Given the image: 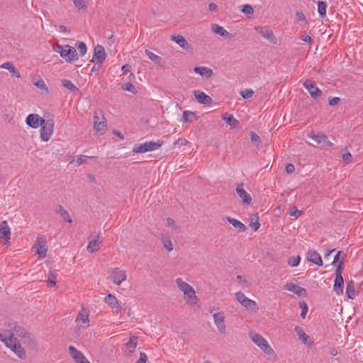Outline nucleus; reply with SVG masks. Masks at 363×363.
Masks as SVG:
<instances>
[{"label":"nucleus","instance_id":"1","mask_svg":"<svg viewBox=\"0 0 363 363\" xmlns=\"http://www.w3.org/2000/svg\"><path fill=\"white\" fill-rule=\"evenodd\" d=\"M9 326L11 328L10 330H11V332L14 333V335H16L17 336L23 338L24 343H26V341H27L30 348H36V341L33 338L32 335L28 333L25 328L20 325H17L15 323L9 324Z\"/></svg>","mask_w":363,"mask_h":363},{"label":"nucleus","instance_id":"2","mask_svg":"<svg viewBox=\"0 0 363 363\" xmlns=\"http://www.w3.org/2000/svg\"><path fill=\"white\" fill-rule=\"evenodd\" d=\"M249 336L252 341L255 343L265 354H274V351L262 335L251 331L249 333Z\"/></svg>","mask_w":363,"mask_h":363},{"label":"nucleus","instance_id":"3","mask_svg":"<svg viewBox=\"0 0 363 363\" xmlns=\"http://www.w3.org/2000/svg\"><path fill=\"white\" fill-rule=\"evenodd\" d=\"M164 144L163 140L149 141L143 144H135L133 147V152L136 153H145L157 150Z\"/></svg>","mask_w":363,"mask_h":363},{"label":"nucleus","instance_id":"4","mask_svg":"<svg viewBox=\"0 0 363 363\" xmlns=\"http://www.w3.org/2000/svg\"><path fill=\"white\" fill-rule=\"evenodd\" d=\"M43 123L40 125V138L43 141H48L52 135L54 130V121L52 119L42 121Z\"/></svg>","mask_w":363,"mask_h":363},{"label":"nucleus","instance_id":"5","mask_svg":"<svg viewBox=\"0 0 363 363\" xmlns=\"http://www.w3.org/2000/svg\"><path fill=\"white\" fill-rule=\"evenodd\" d=\"M342 261H340L335 269V279L333 286V290L337 294H342L343 293L344 279L342 276Z\"/></svg>","mask_w":363,"mask_h":363},{"label":"nucleus","instance_id":"6","mask_svg":"<svg viewBox=\"0 0 363 363\" xmlns=\"http://www.w3.org/2000/svg\"><path fill=\"white\" fill-rule=\"evenodd\" d=\"M108 273L110 274L111 280L118 286L124 281L127 277L125 272L118 267L110 269Z\"/></svg>","mask_w":363,"mask_h":363},{"label":"nucleus","instance_id":"7","mask_svg":"<svg viewBox=\"0 0 363 363\" xmlns=\"http://www.w3.org/2000/svg\"><path fill=\"white\" fill-rule=\"evenodd\" d=\"M308 137L311 138L315 144L314 146L327 147L332 146L333 143L328 140L327 136L323 133L315 134L313 132L308 133Z\"/></svg>","mask_w":363,"mask_h":363},{"label":"nucleus","instance_id":"8","mask_svg":"<svg viewBox=\"0 0 363 363\" xmlns=\"http://www.w3.org/2000/svg\"><path fill=\"white\" fill-rule=\"evenodd\" d=\"M176 283L179 289L182 291L189 298H192L193 297L196 298L195 291L191 285L183 281L180 278L177 279Z\"/></svg>","mask_w":363,"mask_h":363},{"label":"nucleus","instance_id":"9","mask_svg":"<svg viewBox=\"0 0 363 363\" xmlns=\"http://www.w3.org/2000/svg\"><path fill=\"white\" fill-rule=\"evenodd\" d=\"M303 86L313 99H317L322 95V91L316 86L315 82L307 79L304 82Z\"/></svg>","mask_w":363,"mask_h":363},{"label":"nucleus","instance_id":"10","mask_svg":"<svg viewBox=\"0 0 363 363\" xmlns=\"http://www.w3.org/2000/svg\"><path fill=\"white\" fill-rule=\"evenodd\" d=\"M60 56L67 62H72L78 60L77 52L74 47L65 45V50Z\"/></svg>","mask_w":363,"mask_h":363},{"label":"nucleus","instance_id":"11","mask_svg":"<svg viewBox=\"0 0 363 363\" xmlns=\"http://www.w3.org/2000/svg\"><path fill=\"white\" fill-rule=\"evenodd\" d=\"M106 52L104 48L101 45L94 47V55L91 61L96 64H101L106 59Z\"/></svg>","mask_w":363,"mask_h":363},{"label":"nucleus","instance_id":"12","mask_svg":"<svg viewBox=\"0 0 363 363\" xmlns=\"http://www.w3.org/2000/svg\"><path fill=\"white\" fill-rule=\"evenodd\" d=\"M255 29L264 38L267 39L271 43L277 44V40L273 33V31L269 28H264L262 26H257Z\"/></svg>","mask_w":363,"mask_h":363},{"label":"nucleus","instance_id":"13","mask_svg":"<svg viewBox=\"0 0 363 363\" xmlns=\"http://www.w3.org/2000/svg\"><path fill=\"white\" fill-rule=\"evenodd\" d=\"M99 238L100 233H98L97 235H90V237L89 238L90 240L89 241L88 245L86 247V250L89 252L93 253L99 248L100 245L102 243V240H100Z\"/></svg>","mask_w":363,"mask_h":363},{"label":"nucleus","instance_id":"14","mask_svg":"<svg viewBox=\"0 0 363 363\" xmlns=\"http://www.w3.org/2000/svg\"><path fill=\"white\" fill-rule=\"evenodd\" d=\"M42 121H44V118L35 113H30L26 118L27 125L32 128H38L42 124Z\"/></svg>","mask_w":363,"mask_h":363},{"label":"nucleus","instance_id":"15","mask_svg":"<svg viewBox=\"0 0 363 363\" xmlns=\"http://www.w3.org/2000/svg\"><path fill=\"white\" fill-rule=\"evenodd\" d=\"M214 323L216 325L219 332L221 334H225L226 332L225 325L224 323V313L223 312L215 313L213 315Z\"/></svg>","mask_w":363,"mask_h":363},{"label":"nucleus","instance_id":"16","mask_svg":"<svg viewBox=\"0 0 363 363\" xmlns=\"http://www.w3.org/2000/svg\"><path fill=\"white\" fill-rule=\"evenodd\" d=\"M284 288L286 290L291 291L300 297H304L306 295V290L294 283H286Z\"/></svg>","mask_w":363,"mask_h":363},{"label":"nucleus","instance_id":"17","mask_svg":"<svg viewBox=\"0 0 363 363\" xmlns=\"http://www.w3.org/2000/svg\"><path fill=\"white\" fill-rule=\"evenodd\" d=\"M171 39L177 43L182 48L187 50L191 51L193 50L192 45L189 44L187 40L180 35H172Z\"/></svg>","mask_w":363,"mask_h":363},{"label":"nucleus","instance_id":"18","mask_svg":"<svg viewBox=\"0 0 363 363\" xmlns=\"http://www.w3.org/2000/svg\"><path fill=\"white\" fill-rule=\"evenodd\" d=\"M306 258L308 261L315 264L318 266L323 265V260L320 255L314 250H310L306 253Z\"/></svg>","mask_w":363,"mask_h":363},{"label":"nucleus","instance_id":"19","mask_svg":"<svg viewBox=\"0 0 363 363\" xmlns=\"http://www.w3.org/2000/svg\"><path fill=\"white\" fill-rule=\"evenodd\" d=\"M194 95L197 101L203 105H209L212 102V99L203 91L199 90L194 91Z\"/></svg>","mask_w":363,"mask_h":363},{"label":"nucleus","instance_id":"20","mask_svg":"<svg viewBox=\"0 0 363 363\" xmlns=\"http://www.w3.org/2000/svg\"><path fill=\"white\" fill-rule=\"evenodd\" d=\"M236 192L240 198L242 200L244 204L249 205L251 203V196L243 189V184L238 185L236 188Z\"/></svg>","mask_w":363,"mask_h":363},{"label":"nucleus","instance_id":"21","mask_svg":"<svg viewBox=\"0 0 363 363\" xmlns=\"http://www.w3.org/2000/svg\"><path fill=\"white\" fill-rule=\"evenodd\" d=\"M294 331L298 337V339L305 345H311L313 342L309 339V336L307 335L303 328L298 325H296Z\"/></svg>","mask_w":363,"mask_h":363},{"label":"nucleus","instance_id":"22","mask_svg":"<svg viewBox=\"0 0 363 363\" xmlns=\"http://www.w3.org/2000/svg\"><path fill=\"white\" fill-rule=\"evenodd\" d=\"M11 231L6 220L0 223V239H4L6 242L10 240Z\"/></svg>","mask_w":363,"mask_h":363},{"label":"nucleus","instance_id":"23","mask_svg":"<svg viewBox=\"0 0 363 363\" xmlns=\"http://www.w3.org/2000/svg\"><path fill=\"white\" fill-rule=\"evenodd\" d=\"M211 30L214 33L218 34L220 36L224 37L228 39H230L233 37L232 33H228L222 26L216 23L211 25Z\"/></svg>","mask_w":363,"mask_h":363},{"label":"nucleus","instance_id":"24","mask_svg":"<svg viewBox=\"0 0 363 363\" xmlns=\"http://www.w3.org/2000/svg\"><path fill=\"white\" fill-rule=\"evenodd\" d=\"M194 71L206 79L211 78L213 74V70L207 67H195Z\"/></svg>","mask_w":363,"mask_h":363},{"label":"nucleus","instance_id":"25","mask_svg":"<svg viewBox=\"0 0 363 363\" xmlns=\"http://www.w3.org/2000/svg\"><path fill=\"white\" fill-rule=\"evenodd\" d=\"M225 218L233 226L236 228L239 232H244L246 230V226L240 220L231 218L230 216H225Z\"/></svg>","mask_w":363,"mask_h":363},{"label":"nucleus","instance_id":"26","mask_svg":"<svg viewBox=\"0 0 363 363\" xmlns=\"http://www.w3.org/2000/svg\"><path fill=\"white\" fill-rule=\"evenodd\" d=\"M71 357L74 359L76 363H78L80 360L84 359V356L80 351L77 350L74 346H69L68 347Z\"/></svg>","mask_w":363,"mask_h":363},{"label":"nucleus","instance_id":"27","mask_svg":"<svg viewBox=\"0 0 363 363\" xmlns=\"http://www.w3.org/2000/svg\"><path fill=\"white\" fill-rule=\"evenodd\" d=\"M102 118L103 121H99V117L96 115L94 116V128L96 130V131H103L106 128V121L104 116Z\"/></svg>","mask_w":363,"mask_h":363},{"label":"nucleus","instance_id":"28","mask_svg":"<svg viewBox=\"0 0 363 363\" xmlns=\"http://www.w3.org/2000/svg\"><path fill=\"white\" fill-rule=\"evenodd\" d=\"M346 295H347V298H350V299L354 298V297L356 296L354 282L352 280H350V281H347Z\"/></svg>","mask_w":363,"mask_h":363},{"label":"nucleus","instance_id":"29","mask_svg":"<svg viewBox=\"0 0 363 363\" xmlns=\"http://www.w3.org/2000/svg\"><path fill=\"white\" fill-rule=\"evenodd\" d=\"M138 345V338L135 336H131L129 341L125 344V347L128 350V354L130 355L135 350Z\"/></svg>","mask_w":363,"mask_h":363},{"label":"nucleus","instance_id":"30","mask_svg":"<svg viewBox=\"0 0 363 363\" xmlns=\"http://www.w3.org/2000/svg\"><path fill=\"white\" fill-rule=\"evenodd\" d=\"M104 301L108 304L111 308H117L118 310H121V307L118 304V301L116 296L111 294H108L104 299Z\"/></svg>","mask_w":363,"mask_h":363},{"label":"nucleus","instance_id":"31","mask_svg":"<svg viewBox=\"0 0 363 363\" xmlns=\"http://www.w3.org/2000/svg\"><path fill=\"white\" fill-rule=\"evenodd\" d=\"M1 67L8 69L14 76L19 78L21 77L20 72L16 69L13 63L7 62L1 65Z\"/></svg>","mask_w":363,"mask_h":363},{"label":"nucleus","instance_id":"32","mask_svg":"<svg viewBox=\"0 0 363 363\" xmlns=\"http://www.w3.org/2000/svg\"><path fill=\"white\" fill-rule=\"evenodd\" d=\"M318 12L320 18H324L326 16V9L328 7L327 2L325 1H318Z\"/></svg>","mask_w":363,"mask_h":363},{"label":"nucleus","instance_id":"33","mask_svg":"<svg viewBox=\"0 0 363 363\" xmlns=\"http://www.w3.org/2000/svg\"><path fill=\"white\" fill-rule=\"evenodd\" d=\"M242 306H243L247 310H251L254 311H256L258 309L256 302L248 298L247 297L242 303Z\"/></svg>","mask_w":363,"mask_h":363},{"label":"nucleus","instance_id":"34","mask_svg":"<svg viewBox=\"0 0 363 363\" xmlns=\"http://www.w3.org/2000/svg\"><path fill=\"white\" fill-rule=\"evenodd\" d=\"M223 119L230 126L235 127L239 123V121L232 114L225 113L223 116Z\"/></svg>","mask_w":363,"mask_h":363},{"label":"nucleus","instance_id":"35","mask_svg":"<svg viewBox=\"0 0 363 363\" xmlns=\"http://www.w3.org/2000/svg\"><path fill=\"white\" fill-rule=\"evenodd\" d=\"M145 54L147 55L148 58L152 61L155 64L157 65H161L162 59L161 57L154 54L149 50H145Z\"/></svg>","mask_w":363,"mask_h":363},{"label":"nucleus","instance_id":"36","mask_svg":"<svg viewBox=\"0 0 363 363\" xmlns=\"http://www.w3.org/2000/svg\"><path fill=\"white\" fill-rule=\"evenodd\" d=\"M62 85L69 90L71 92H76L79 91V89L70 81L66 79H63L61 81Z\"/></svg>","mask_w":363,"mask_h":363},{"label":"nucleus","instance_id":"37","mask_svg":"<svg viewBox=\"0 0 363 363\" xmlns=\"http://www.w3.org/2000/svg\"><path fill=\"white\" fill-rule=\"evenodd\" d=\"M5 334L1 333L0 330V340L4 342L5 344L11 342V337L14 336V333L11 332V330H7L4 331Z\"/></svg>","mask_w":363,"mask_h":363},{"label":"nucleus","instance_id":"38","mask_svg":"<svg viewBox=\"0 0 363 363\" xmlns=\"http://www.w3.org/2000/svg\"><path fill=\"white\" fill-rule=\"evenodd\" d=\"M57 212L60 213V216L65 220L67 221L68 223H72V220L69 216V213L65 209H64L61 205L57 206Z\"/></svg>","mask_w":363,"mask_h":363},{"label":"nucleus","instance_id":"39","mask_svg":"<svg viewBox=\"0 0 363 363\" xmlns=\"http://www.w3.org/2000/svg\"><path fill=\"white\" fill-rule=\"evenodd\" d=\"M250 225L255 231H257L259 229L260 224L259 222L258 213L253 215V216L250 218Z\"/></svg>","mask_w":363,"mask_h":363},{"label":"nucleus","instance_id":"40","mask_svg":"<svg viewBox=\"0 0 363 363\" xmlns=\"http://www.w3.org/2000/svg\"><path fill=\"white\" fill-rule=\"evenodd\" d=\"M345 257H346V254L343 251H341V250L338 251L335 256V258L332 262V264L335 265L336 263H337V262L339 264L340 261H342V264H343Z\"/></svg>","mask_w":363,"mask_h":363},{"label":"nucleus","instance_id":"41","mask_svg":"<svg viewBox=\"0 0 363 363\" xmlns=\"http://www.w3.org/2000/svg\"><path fill=\"white\" fill-rule=\"evenodd\" d=\"M57 274L54 271H50L48 276V285L50 287H54L56 286Z\"/></svg>","mask_w":363,"mask_h":363},{"label":"nucleus","instance_id":"42","mask_svg":"<svg viewBox=\"0 0 363 363\" xmlns=\"http://www.w3.org/2000/svg\"><path fill=\"white\" fill-rule=\"evenodd\" d=\"M196 118V113L189 111H184L183 112V121L184 123H189Z\"/></svg>","mask_w":363,"mask_h":363},{"label":"nucleus","instance_id":"43","mask_svg":"<svg viewBox=\"0 0 363 363\" xmlns=\"http://www.w3.org/2000/svg\"><path fill=\"white\" fill-rule=\"evenodd\" d=\"M75 47L78 49L81 56H83L86 54L87 48L84 42L77 41L75 43Z\"/></svg>","mask_w":363,"mask_h":363},{"label":"nucleus","instance_id":"44","mask_svg":"<svg viewBox=\"0 0 363 363\" xmlns=\"http://www.w3.org/2000/svg\"><path fill=\"white\" fill-rule=\"evenodd\" d=\"M77 320H81L82 323L88 325L89 321V314L86 312L80 311L77 315Z\"/></svg>","mask_w":363,"mask_h":363},{"label":"nucleus","instance_id":"45","mask_svg":"<svg viewBox=\"0 0 363 363\" xmlns=\"http://www.w3.org/2000/svg\"><path fill=\"white\" fill-rule=\"evenodd\" d=\"M95 157L93 156H86V155H79L77 157L76 163L78 166L86 163L88 160L94 159Z\"/></svg>","mask_w":363,"mask_h":363},{"label":"nucleus","instance_id":"46","mask_svg":"<svg viewBox=\"0 0 363 363\" xmlns=\"http://www.w3.org/2000/svg\"><path fill=\"white\" fill-rule=\"evenodd\" d=\"M121 88L123 90L129 91L133 94L137 93L135 87L130 82L123 84Z\"/></svg>","mask_w":363,"mask_h":363},{"label":"nucleus","instance_id":"47","mask_svg":"<svg viewBox=\"0 0 363 363\" xmlns=\"http://www.w3.org/2000/svg\"><path fill=\"white\" fill-rule=\"evenodd\" d=\"M301 262V257L299 255L296 257H291L288 259V264L291 267H297Z\"/></svg>","mask_w":363,"mask_h":363},{"label":"nucleus","instance_id":"48","mask_svg":"<svg viewBox=\"0 0 363 363\" xmlns=\"http://www.w3.org/2000/svg\"><path fill=\"white\" fill-rule=\"evenodd\" d=\"M241 9V12L246 15H252L254 10L252 6L249 4H244L242 5Z\"/></svg>","mask_w":363,"mask_h":363},{"label":"nucleus","instance_id":"49","mask_svg":"<svg viewBox=\"0 0 363 363\" xmlns=\"http://www.w3.org/2000/svg\"><path fill=\"white\" fill-rule=\"evenodd\" d=\"M38 245H39V247H38L36 252L40 256H45V253L47 252V247L45 245V242H43V243H39Z\"/></svg>","mask_w":363,"mask_h":363},{"label":"nucleus","instance_id":"50","mask_svg":"<svg viewBox=\"0 0 363 363\" xmlns=\"http://www.w3.org/2000/svg\"><path fill=\"white\" fill-rule=\"evenodd\" d=\"M5 345H6V347L11 348L12 351H13V350L17 349V345H20L19 343L16 342V338L14 337V336L13 337H11V342L9 341Z\"/></svg>","mask_w":363,"mask_h":363},{"label":"nucleus","instance_id":"51","mask_svg":"<svg viewBox=\"0 0 363 363\" xmlns=\"http://www.w3.org/2000/svg\"><path fill=\"white\" fill-rule=\"evenodd\" d=\"M254 94V91L252 89H245L243 91H241L240 95L242 97L245 99L251 98Z\"/></svg>","mask_w":363,"mask_h":363},{"label":"nucleus","instance_id":"52","mask_svg":"<svg viewBox=\"0 0 363 363\" xmlns=\"http://www.w3.org/2000/svg\"><path fill=\"white\" fill-rule=\"evenodd\" d=\"M13 352L21 358L23 359L26 357V352L21 345H17V349L13 350Z\"/></svg>","mask_w":363,"mask_h":363},{"label":"nucleus","instance_id":"53","mask_svg":"<svg viewBox=\"0 0 363 363\" xmlns=\"http://www.w3.org/2000/svg\"><path fill=\"white\" fill-rule=\"evenodd\" d=\"M290 216L295 217L296 218H298L300 216L303 214V211L298 210L296 206H294L290 212Z\"/></svg>","mask_w":363,"mask_h":363},{"label":"nucleus","instance_id":"54","mask_svg":"<svg viewBox=\"0 0 363 363\" xmlns=\"http://www.w3.org/2000/svg\"><path fill=\"white\" fill-rule=\"evenodd\" d=\"M299 307L301 308V316L303 318H305L306 317V315L308 312V306L306 304V303L305 302H300L299 303Z\"/></svg>","mask_w":363,"mask_h":363},{"label":"nucleus","instance_id":"55","mask_svg":"<svg viewBox=\"0 0 363 363\" xmlns=\"http://www.w3.org/2000/svg\"><path fill=\"white\" fill-rule=\"evenodd\" d=\"M34 84L40 89H45L46 91H48V88L47 87L44 80L41 79L34 82Z\"/></svg>","mask_w":363,"mask_h":363},{"label":"nucleus","instance_id":"56","mask_svg":"<svg viewBox=\"0 0 363 363\" xmlns=\"http://www.w3.org/2000/svg\"><path fill=\"white\" fill-rule=\"evenodd\" d=\"M52 49L55 52L61 55L62 52L65 50V45H61L60 44H55L52 46Z\"/></svg>","mask_w":363,"mask_h":363},{"label":"nucleus","instance_id":"57","mask_svg":"<svg viewBox=\"0 0 363 363\" xmlns=\"http://www.w3.org/2000/svg\"><path fill=\"white\" fill-rule=\"evenodd\" d=\"M296 17L297 18V21L305 22L306 23H308V22L306 21V16H305V15L303 14V13L302 11H297L296 12Z\"/></svg>","mask_w":363,"mask_h":363},{"label":"nucleus","instance_id":"58","mask_svg":"<svg viewBox=\"0 0 363 363\" xmlns=\"http://www.w3.org/2000/svg\"><path fill=\"white\" fill-rule=\"evenodd\" d=\"M352 159L353 157L350 152L342 154V160L346 164L351 162L352 161Z\"/></svg>","mask_w":363,"mask_h":363},{"label":"nucleus","instance_id":"59","mask_svg":"<svg viewBox=\"0 0 363 363\" xmlns=\"http://www.w3.org/2000/svg\"><path fill=\"white\" fill-rule=\"evenodd\" d=\"M76 8L81 9L86 7L84 0H72Z\"/></svg>","mask_w":363,"mask_h":363},{"label":"nucleus","instance_id":"60","mask_svg":"<svg viewBox=\"0 0 363 363\" xmlns=\"http://www.w3.org/2000/svg\"><path fill=\"white\" fill-rule=\"evenodd\" d=\"M235 297H236V299L238 301L239 303H240L241 305L247 298L245 296V294L241 291L237 292L235 294Z\"/></svg>","mask_w":363,"mask_h":363},{"label":"nucleus","instance_id":"61","mask_svg":"<svg viewBox=\"0 0 363 363\" xmlns=\"http://www.w3.org/2000/svg\"><path fill=\"white\" fill-rule=\"evenodd\" d=\"M340 101V99L339 97H332L328 99V103L330 106H334L338 104Z\"/></svg>","mask_w":363,"mask_h":363},{"label":"nucleus","instance_id":"62","mask_svg":"<svg viewBox=\"0 0 363 363\" xmlns=\"http://www.w3.org/2000/svg\"><path fill=\"white\" fill-rule=\"evenodd\" d=\"M250 139H251L252 142H253V143H260V142H261L259 136L252 131L250 132Z\"/></svg>","mask_w":363,"mask_h":363},{"label":"nucleus","instance_id":"63","mask_svg":"<svg viewBox=\"0 0 363 363\" xmlns=\"http://www.w3.org/2000/svg\"><path fill=\"white\" fill-rule=\"evenodd\" d=\"M147 357L145 353L141 352L140 354V358L135 363H146Z\"/></svg>","mask_w":363,"mask_h":363},{"label":"nucleus","instance_id":"64","mask_svg":"<svg viewBox=\"0 0 363 363\" xmlns=\"http://www.w3.org/2000/svg\"><path fill=\"white\" fill-rule=\"evenodd\" d=\"M189 143V141L186 139L179 138L174 143V145H179V146L186 145Z\"/></svg>","mask_w":363,"mask_h":363}]
</instances>
